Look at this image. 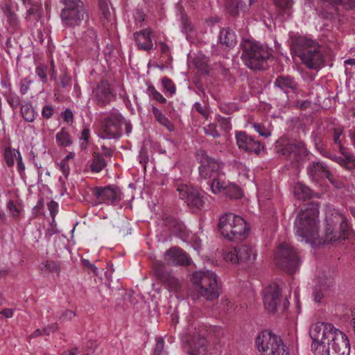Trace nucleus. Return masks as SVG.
I'll return each instance as SVG.
<instances>
[{"mask_svg": "<svg viewBox=\"0 0 355 355\" xmlns=\"http://www.w3.org/2000/svg\"><path fill=\"white\" fill-rule=\"evenodd\" d=\"M311 349L315 355H349L347 336L332 324L318 322L309 330Z\"/></svg>", "mask_w": 355, "mask_h": 355, "instance_id": "nucleus-1", "label": "nucleus"}, {"mask_svg": "<svg viewBox=\"0 0 355 355\" xmlns=\"http://www.w3.org/2000/svg\"><path fill=\"white\" fill-rule=\"evenodd\" d=\"M318 202H310L297 214L295 227L296 234L308 243L313 245H325L324 232L319 234Z\"/></svg>", "mask_w": 355, "mask_h": 355, "instance_id": "nucleus-2", "label": "nucleus"}, {"mask_svg": "<svg viewBox=\"0 0 355 355\" xmlns=\"http://www.w3.org/2000/svg\"><path fill=\"white\" fill-rule=\"evenodd\" d=\"M291 51L292 55L299 57L302 63L309 69L318 70L324 64L320 46L311 39L302 36L292 37Z\"/></svg>", "mask_w": 355, "mask_h": 355, "instance_id": "nucleus-3", "label": "nucleus"}, {"mask_svg": "<svg viewBox=\"0 0 355 355\" xmlns=\"http://www.w3.org/2000/svg\"><path fill=\"white\" fill-rule=\"evenodd\" d=\"M240 46L241 59L249 69L263 70L267 68V60L270 54L266 49L248 39L243 40Z\"/></svg>", "mask_w": 355, "mask_h": 355, "instance_id": "nucleus-4", "label": "nucleus"}, {"mask_svg": "<svg viewBox=\"0 0 355 355\" xmlns=\"http://www.w3.org/2000/svg\"><path fill=\"white\" fill-rule=\"evenodd\" d=\"M191 281L198 297L212 301L219 297L216 275L211 271H198L193 274Z\"/></svg>", "mask_w": 355, "mask_h": 355, "instance_id": "nucleus-5", "label": "nucleus"}, {"mask_svg": "<svg viewBox=\"0 0 355 355\" xmlns=\"http://www.w3.org/2000/svg\"><path fill=\"white\" fill-rule=\"evenodd\" d=\"M325 244H331L336 241L345 240L349 232V225L346 218L338 213L327 215L324 220Z\"/></svg>", "mask_w": 355, "mask_h": 355, "instance_id": "nucleus-6", "label": "nucleus"}, {"mask_svg": "<svg viewBox=\"0 0 355 355\" xmlns=\"http://www.w3.org/2000/svg\"><path fill=\"white\" fill-rule=\"evenodd\" d=\"M61 2L64 6L60 12L64 26L73 28L80 26L85 17H87L83 2L81 0H61Z\"/></svg>", "mask_w": 355, "mask_h": 355, "instance_id": "nucleus-7", "label": "nucleus"}, {"mask_svg": "<svg viewBox=\"0 0 355 355\" xmlns=\"http://www.w3.org/2000/svg\"><path fill=\"white\" fill-rule=\"evenodd\" d=\"M256 345L262 355H289L281 338L269 331L259 334L256 338Z\"/></svg>", "mask_w": 355, "mask_h": 355, "instance_id": "nucleus-8", "label": "nucleus"}, {"mask_svg": "<svg viewBox=\"0 0 355 355\" xmlns=\"http://www.w3.org/2000/svg\"><path fill=\"white\" fill-rule=\"evenodd\" d=\"M275 263L282 270L289 274H293L298 270L300 261L293 247L283 243L277 250Z\"/></svg>", "mask_w": 355, "mask_h": 355, "instance_id": "nucleus-9", "label": "nucleus"}, {"mask_svg": "<svg viewBox=\"0 0 355 355\" xmlns=\"http://www.w3.org/2000/svg\"><path fill=\"white\" fill-rule=\"evenodd\" d=\"M263 302L264 307L270 313L280 311L284 313L288 307L289 302L283 298L278 285L270 284L263 292Z\"/></svg>", "mask_w": 355, "mask_h": 355, "instance_id": "nucleus-10", "label": "nucleus"}, {"mask_svg": "<svg viewBox=\"0 0 355 355\" xmlns=\"http://www.w3.org/2000/svg\"><path fill=\"white\" fill-rule=\"evenodd\" d=\"M124 117L119 113L112 112L104 119L100 137L103 139H117L122 135L121 125Z\"/></svg>", "mask_w": 355, "mask_h": 355, "instance_id": "nucleus-11", "label": "nucleus"}, {"mask_svg": "<svg viewBox=\"0 0 355 355\" xmlns=\"http://www.w3.org/2000/svg\"><path fill=\"white\" fill-rule=\"evenodd\" d=\"M196 157L200 164L199 166L200 177L204 179H211L218 177L220 165L214 158L209 157L207 152L200 149L196 153Z\"/></svg>", "mask_w": 355, "mask_h": 355, "instance_id": "nucleus-12", "label": "nucleus"}, {"mask_svg": "<svg viewBox=\"0 0 355 355\" xmlns=\"http://www.w3.org/2000/svg\"><path fill=\"white\" fill-rule=\"evenodd\" d=\"M282 155L285 156L293 164L298 166L308 155V150L305 144L302 141H295L288 143L284 146L279 151Z\"/></svg>", "mask_w": 355, "mask_h": 355, "instance_id": "nucleus-13", "label": "nucleus"}, {"mask_svg": "<svg viewBox=\"0 0 355 355\" xmlns=\"http://www.w3.org/2000/svg\"><path fill=\"white\" fill-rule=\"evenodd\" d=\"M154 274L157 281L164 285L170 291L177 292L181 286L179 279L167 270L162 262L153 265Z\"/></svg>", "mask_w": 355, "mask_h": 355, "instance_id": "nucleus-14", "label": "nucleus"}, {"mask_svg": "<svg viewBox=\"0 0 355 355\" xmlns=\"http://www.w3.org/2000/svg\"><path fill=\"white\" fill-rule=\"evenodd\" d=\"M257 256L256 251L252 247L247 245H241L234 247L233 250L225 255L226 261L232 263H243L252 262Z\"/></svg>", "mask_w": 355, "mask_h": 355, "instance_id": "nucleus-15", "label": "nucleus"}, {"mask_svg": "<svg viewBox=\"0 0 355 355\" xmlns=\"http://www.w3.org/2000/svg\"><path fill=\"white\" fill-rule=\"evenodd\" d=\"M236 144L240 150L248 153L259 155L264 149V145L259 141L255 140L252 136L244 131L236 132Z\"/></svg>", "mask_w": 355, "mask_h": 355, "instance_id": "nucleus-16", "label": "nucleus"}, {"mask_svg": "<svg viewBox=\"0 0 355 355\" xmlns=\"http://www.w3.org/2000/svg\"><path fill=\"white\" fill-rule=\"evenodd\" d=\"M94 196L100 203L116 205L121 200V191L116 185L95 187Z\"/></svg>", "mask_w": 355, "mask_h": 355, "instance_id": "nucleus-17", "label": "nucleus"}, {"mask_svg": "<svg viewBox=\"0 0 355 355\" xmlns=\"http://www.w3.org/2000/svg\"><path fill=\"white\" fill-rule=\"evenodd\" d=\"M180 198L184 200L189 207L201 209L204 204L203 196L196 188L188 185H182L178 189Z\"/></svg>", "mask_w": 355, "mask_h": 355, "instance_id": "nucleus-18", "label": "nucleus"}, {"mask_svg": "<svg viewBox=\"0 0 355 355\" xmlns=\"http://www.w3.org/2000/svg\"><path fill=\"white\" fill-rule=\"evenodd\" d=\"M165 261L170 265L189 266L191 259L182 249L173 247L168 250L164 254Z\"/></svg>", "mask_w": 355, "mask_h": 355, "instance_id": "nucleus-19", "label": "nucleus"}, {"mask_svg": "<svg viewBox=\"0 0 355 355\" xmlns=\"http://www.w3.org/2000/svg\"><path fill=\"white\" fill-rule=\"evenodd\" d=\"M206 338L200 336L193 335L190 336L183 345L184 351L189 355H198L206 350Z\"/></svg>", "mask_w": 355, "mask_h": 355, "instance_id": "nucleus-20", "label": "nucleus"}, {"mask_svg": "<svg viewBox=\"0 0 355 355\" xmlns=\"http://www.w3.org/2000/svg\"><path fill=\"white\" fill-rule=\"evenodd\" d=\"M94 94L97 105L101 107L108 105L114 96L110 90V83L105 80H101L98 83Z\"/></svg>", "mask_w": 355, "mask_h": 355, "instance_id": "nucleus-21", "label": "nucleus"}, {"mask_svg": "<svg viewBox=\"0 0 355 355\" xmlns=\"http://www.w3.org/2000/svg\"><path fill=\"white\" fill-rule=\"evenodd\" d=\"M232 232L230 241H240L245 239L248 234L249 227L245 220L239 216L235 215Z\"/></svg>", "mask_w": 355, "mask_h": 355, "instance_id": "nucleus-22", "label": "nucleus"}, {"mask_svg": "<svg viewBox=\"0 0 355 355\" xmlns=\"http://www.w3.org/2000/svg\"><path fill=\"white\" fill-rule=\"evenodd\" d=\"M152 34L153 32L148 28L134 34L139 50L149 51L153 48V44L150 37Z\"/></svg>", "mask_w": 355, "mask_h": 355, "instance_id": "nucleus-23", "label": "nucleus"}, {"mask_svg": "<svg viewBox=\"0 0 355 355\" xmlns=\"http://www.w3.org/2000/svg\"><path fill=\"white\" fill-rule=\"evenodd\" d=\"M235 214L228 212L223 214L218 221V228L224 238L230 241L232 232Z\"/></svg>", "mask_w": 355, "mask_h": 355, "instance_id": "nucleus-24", "label": "nucleus"}, {"mask_svg": "<svg viewBox=\"0 0 355 355\" xmlns=\"http://www.w3.org/2000/svg\"><path fill=\"white\" fill-rule=\"evenodd\" d=\"M255 1L256 0H248L247 5L244 0H225V8L232 17H236L240 11L245 12Z\"/></svg>", "mask_w": 355, "mask_h": 355, "instance_id": "nucleus-25", "label": "nucleus"}, {"mask_svg": "<svg viewBox=\"0 0 355 355\" xmlns=\"http://www.w3.org/2000/svg\"><path fill=\"white\" fill-rule=\"evenodd\" d=\"M329 170L326 164L320 162H313L307 168V173L314 181L325 178Z\"/></svg>", "mask_w": 355, "mask_h": 355, "instance_id": "nucleus-26", "label": "nucleus"}, {"mask_svg": "<svg viewBox=\"0 0 355 355\" xmlns=\"http://www.w3.org/2000/svg\"><path fill=\"white\" fill-rule=\"evenodd\" d=\"M275 85L282 90L291 89L294 91L297 89V82L290 76H278L275 80Z\"/></svg>", "mask_w": 355, "mask_h": 355, "instance_id": "nucleus-27", "label": "nucleus"}, {"mask_svg": "<svg viewBox=\"0 0 355 355\" xmlns=\"http://www.w3.org/2000/svg\"><path fill=\"white\" fill-rule=\"evenodd\" d=\"M219 42L227 47H233L236 44V35L229 28H223L219 34Z\"/></svg>", "mask_w": 355, "mask_h": 355, "instance_id": "nucleus-28", "label": "nucleus"}, {"mask_svg": "<svg viewBox=\"0 0 355 355\" xmlns=\"http://www.w3.org/2000/svg\"><path fill=\"white\" fill-rule=\"evenodd\" d=\"M165 225L169 228L174 234H177L180 237H182L184 232V225L178 222V220L173 217H166L164 219Z\"/></svg>", "mask_w": 355, "mask_h": 355, "instance_id": "nucleus-29", "label": "nucleus"}, {"mask_svg": "<svg viewBox=\"0 0 355 355\" xmlns=\"http://www.w3.org/2000/svg\"><path fill=\"white\" fill-rule=\"evenodd\" d=\"M152 112L156 119V120L163 126L166 127V128L172 132L174 130L173 124L166 118L162 112L157 107L153 106L152 107Z\"/></svg>", "mask_w": 355, "mask_h": 355, "instance_id": "nucleus-30", "label": "nucleus"}, {"mask_svg": "<svg viewBox=\"0 0 355 355\" xmlns=\"http://www.w3.org/2000/svg\"><path fill=\"white\" fill-rule=\"evenodd\" d=\"M106 165L107 163L103 155L96 152L93 153L92 163L90 165V169L92 172L99 173Z\"/></svg>", "mask_w": 355, "mask_h": 355, "instance_id": "nucleus-31", "label": "nucleus"}, {"mask_svg": "<svg viewBox=\"0 0 355 355\" xmlns=\"http://www.w3.org/2000/svg\"><path fill=\"white\" fill-rule=\"evenodd\" d=\"M21 114L23 119L27 122H33L37 114L30 101H27L21 105Z\"/></svg>", "mask_w": 355, "mask_h": 355, "instance_id": "nucleus-32", "label": "nucleus"}, {"mask_svg": "<svg viewBox=\"0 0 355 355\" xmlns=\"http://www.w3.org/2000/svg\"><path fill=\"white\" fill-rule=\"evenodd\" d=\"M223 193L231 199H239L242 198L241 189L236 184L228 183L223 188Z\"/></svg>", "mask_w": 355, "mask_h": 355, "instance_id": "nucleus-33", "label": "nucleus"}, {"mask_svg": "<svg viewBox=\"0 0 355 355\" xmlns=\"http://www.w3.org/2000/svg\"><path fill=\"white\" fill-rule=\"evenodd\" d=\"M57 143L62 147H67L72 144L73 141L66 128H62L55 136Z\"/></svg>", "mask_w": 355, "mask_h": 355, "instance_id": "nucleus-34", "label": "nucleus"}, {"mask_svg": "<svg viewBox=\"0 0 355 355\" xmlns=\"http://www.w3.org/2000/svg\"><path fill=\"white\" fill-rule=\"evenodd\" d=\"M3 12L9 25L15 29L17 28L19 25V20L17 15L12 10L11 6L6 4Z\"/></svg>", "mask_w": 355, "mask_h": 355, "instance_id": "nucleus-35", "label": "nucleus"}, {"mask_svg": "<svg viewBox=\"0 0 355 355\" xmlns=\"http://www.w3.org/2000/svg\"><path fill=\"white\" fill-rule=\"evenodd\" d=\"M295 195L299 199H306L311 197V190L309 187L304 185H298L295 189Z\"/></svg>", "mask_w": 355, "mask_h": 355, "instance_id": "nucleus-36", "label": "nucleus"}, {"mask_svg": "<svg viewBox=\"0 0 355 355\" xmlns=\"http://www.w3.org/2000/svg\"><path fill=\"white\" fill-rule=\"evenodd\" d=\"M100 10L103 17L107 21H111L112 12L110 10L109 4L107 0H98Z\"/></svg>", "mask_w": 355, "mask_h": 355, "instance_id": "nucleus-37", "label": "nucleus"}, {"mask_svg": "<svg viewBox=\"0 0 355 355\" xmlns=\"http://www.w3.org/2000/svg\"><path fill=\"white\" fill-rule=\"evenodd\" d=\"M352 173H355V157L354 155H346L345 163L341 166Z\"/></svg>", "mask_w": 355, "mask_h": 355, "instance_id": "nucleus-38", "label": "nucleus"}, {"mask_svg": "<svg viewBox=\"0 0 355 355\" xmlns=\"http://www.w3.org/2000/svg\"><path fill=\"white\" fill-rule=\"evenodd\" d=\"M147 91L149 96H152L157 101L161 103H165L166 102V98L159 92H157L155 89L154 86L149 85L148 87Z\"/></svg>", "mask_w": 355, "mask_h": 355, "instance_id": "nucleus-39", "label": "nucleus"}, {"mask_svg": "<svg viewBox=\"0 0 355 355\" xmlns=\"http://www.w3.org/2000/svg\"><path fill=\"white\" fill-rule=\"evenodd\" d=\"M318 279L320 287L323 288H328L334 284V279L330 275L327 276L325 274H322V275H319Z\"/></svg>", "mask_w": 355, "mask_h": 355, "instance_id": "nucleus-40", "label": "nucleus"}, {"mask_svg": "<svg viewBox=\"0 0 355 355\" xmlns=\"http://www.w3.org/2000/svg\"><path fill=\"white\" fill-rule=\"evenodd\" d=\"M162 83L165 90L168 92L171 95H173L175 93V85L170 78L166 76L162 78Z\"/></svg>", "mask_w": 355, "mask_h": 355, "instance_id": "nucleus-41", "label": "nucleus"}, {"mask_svg": "<svg viewBox=\"0 0 355 355\" xmlns=\"http://www.w3.org/2000/svg\"><path fill=\"white\" fill-rule=\"evenodd\" d=\"M212 179L213 180L211 184V191L214 193L223 192V188L225 187L226 184L223 182H220L218 177Z\"/></svg>", "mask_w": 355, "mask_h": 355, "instance_id": "nucleus-42", "label": "nucleus"}, {"mask_svg": "<svg viewBox=\"0 0 355 355\" xmlns=\"http://www.w3.org/2000/svg\"><path fill=\"white\" fill-rule=\"evenodd\" d=\"M81 263L88 273L92 272L94 275H98V268L94 264L90 263L88 259H82Z\"/></svg>", "mask_w": 355, "mask_h": 355, "instance_id": "nucleus-43", "label": "nucleus"}, {"mask_svg": "<svg viewBox=\"0 0 355 355\" xmlns=\"http://www.w3.org/2000/svg\"><path fill=\"white\" fill-rule=\"evenodd\" d=\"M40 2L34 1V3L31 5V7L27 10V16H35L36 19L40 18Z\"/></svg>", "mask_w": 355, "mask_h": 355, "instance_id": "nucleus-44", "label": "nucleus"}, {"mask_svg": "<svg viewBox=\"0 0 355 355\" xmlns=\"http://www.w3.org/2000/svg\"><path fill=\"white\" fill-rule=\"evenodd\" d=\"M48 67L45 64H39L35 69V72L40 78L41 81L46 83L47 81L46 71Z\"/></svg>", "mask_w": 355, "mask_h": 355, "instance_id": "nucleus-45", "label": "nucleus"}, {"mask_svg": "<svg viewBox=\"0 0 355 355\" xmlns=\"http://www.w3.org/2000/svg\"><path fill=\"white\" fill-rule=\"evenodd\" d=\"M44 267L46 270L51 272H59L60 270V265L58 261L48 260L46 261Z\"/></svg>", "mask_w": 355, "mask_h": 355, "instance_id": "nucleus-46", "label": "nucleus"}, {"mask_svg": "<svg viewBox=\"0 0 355 355\" xmlns=\"http://www.w3.org/2000/svg\"><path fill=\"white\" fill-rule=\"evenodd\" d=\"M14 152L12 153L10 148L8 147L6 148L4 150V159L6 162V164L8 166L11 167L14 165L15 161H14Z\"/></svg>", "mask_w": 355, "mask_h": 355, "instance_id": "nucleus-47", "label": "nucleus"}, {"mask_svg": "<svg viewBox=\"0 0 355 355\" xmlns=\"http://www.w3.org/2000/svg\"><path fill=\"white\" fill-rule=\"evenodd\" d=\"M181 22L182 24V32L187 34L192 31V26L185 13L181 14Z\"/></svg>", "mask_w": 355, "mask_h": 355, "instance_id": "nucleus-48", "label": "nucleus"}, {"mask_svg": "<svg viewBox=\"0 0 355 355\" xmlns=\"http://www.w3.org/2000/svg\"><path fill=\"white\" fill-rule=\"evenodd\" d=\"M7 102L10 106L15 110L20 105V98L16 94H10L7 97Z\"/></svg>", "mask_w": 355, "mask_h": 355, "instance_id": "nucleus-49", "label": "nucleus"}, {"mask_svg": "<svg viewBox=\"0 0 355 355\" xmlns=\"http://www.w3.org/2000/svg\"><path fill=\"white\" fill-rule=\"evenodd\" d=\"M44 207V198H40L37 201V205L33 208V215L38 216L42 214L43 209Z\"/></svg>", "mask_w": 355, "mask_h": 355, "instance_id": "nucleus-50", "label": "nucleus"}, {"mask_svg": "<svg viewBox=\"0 0 355 355\" xmlns=\"http://www.w3.org/2000/svg\"><path fill=\"white\" fill-rule=\"evenodd\" d=\"M14 155L17 160V169L20 174L25 170V166L22 162V157L19 151L14 150Z\"/></svg>", "mask_w": 355, "mask_h": 355, "instance_id": "nucleus-51", "label": "nucleus"}, {"mask_svg": "<svg viewBox=\"0 0 355 355\" xmlns=\"http://www.w3.org/2000/svg\"><path fill=\"white\" fill-rule=\"evenodd\" d=\"M325 178H327L329 182L336 189H342L344 187L343 183L341 181L335 179L333 174L330 171L327 173V175Z\"/></svg>", "mask_w": 355, "mask_h": 355, "instance_id": "nucleus-52", "label": "nucleus"}, {"mask_svg": "<svg viewBox=\"0 0 355 355\" xmlns=\"http://www.w3.org/2000/svg\"><path fill=\"white\" fill-rule=\"evenodd\" d=\"M276 6L281 9H289L292 7V0H273Z\"/></svg>", "mask_w": 355, "mask_h": 355, "instance_id": "nucleus-53", "label": "nucleus"}, {"mask_svg": "<svg viewBox=\"0 0 355 355\" xmlns=\"http://www.w3.org/2000/svg\"><path fill=\"white\" fill-rule=\"evenodd\" d=\"M208 331L210 335L215 336L217 339H219L224 335V331L219 326L211 327Z\"/></svg>", "mask_w": 355, "mask_h": 355, "instance_id": "nucleus-54", "label": "nucleus"}, {"mask_svg": "<svg viewBox=\"0 0 355 355\" xmlns=\"http://www.w3.org/2000/svg\"><path fill=\"white\" fill-rule=\"evenodd\" d=\"M205 132L207 135H211L214 138L218 137L220 134L216 128V125L214 124H210L207 125V127L204 128Z\"/></svg>", "mask_w": 355, "mask_h": 355, "instance_id": "nucleus-55", "label": "nucleus"}, {"mask_svg": "<svg viewBox=\"0 0 355 355\" xmlns=\"http://www.w3.org/2000/svg\"><path fill=\"white\" fill-rule=\"evenodd\" d=\"M164 339L161 337L156 338V345L153 355H160L164 349Z\"/></svg>", "mask_w": 355, "mask_h": 355, "instance_id": "nucleus-56", "label": "nucleus"}, {"mask_svg": "<svg viewBox=\"0 0 355 355\" xmlns=\"http://www.w3.org/2000/svg\"><path fill=\"white\" fill-rule=\"evenodd\" d=\"M7 207L14 218H16L19 216L20 211L12 200L8 202Z\"/></svg>", "mask_w": 355, "mask_h": 355, "instance_id": "nucleus-57", "label": "nucleus"}, {"mask_svg": "<svg viewBox=\"0 0 355 355\" xmlns=\"http://www.w3.org/2000/svg\"><path fill=\"white\" fill-rule=\"evenodd\" d=\"M253 126L256 131L262 137H268L270 135V133L260 123H254Z\"/></svg>", "mask_w": 355, "mask_h": 355, "instance_id": "nucleus-58", "label": "nucleus"}, {"mask_svg": "<svg viewBox=\"0 0 355 355\" xmlns=\"http://www.w3.org/2000/svg\"><path fill=\"white\" fill-rule=\"evenodd\" d=\"M54 110L52 106L49 105H45L42 112V115L45 119H50L53 114Z\"/></svg>", "mask_w": 355, "mask_h": 355, "instance_id": "nucleus-59", "label": "nucleus"}, {"mask_svg": "<svg viewBox=\"0 0 355 355\" xmlns=\"http://www.w3.org/2000/svg\"><path fill=\"white\" fill-rule=\"evenodd\" d=\"M48 209L50 211L51 216L54 218L58 212V205L54 200L50 201L47 205Z\"/></svg>", "mask_w": 355, "mask_h": 355, "instance_id": "nucleus-60", "label": "nucleus"}, {"mask_svg": "<svg viewBox=\"0 0 355 355\" xmlns=\"http://www.w3.org/2000/svg\"><path fill=\"white\" fill-rule=\"evenodd\" d=\"M343 134V130L342 128H335L334 130L333 139L336 144L340 145L341 140L340 136Z\"/></svg>", "mask_w": 355, "mask_h": 355, "instance_id": "nucleus-61", "label": "nucleus"}, {"mask_svg": "<svg viewBox=\"0 0 355 355\" xmlns=\"http://www.w3.org/2000/svg\"><path fill=\"white\" fill-rule=\"evenodd\" d=\"M139 161L142 164H146L148 161V155L146 150L142 148L138 157Z\"/></svg>", "mask_w": 355, "mask_h": 355, "instance_id": "nucleus-62", "label": "nucleus"}, {"mask_svg": "<svg viewBox=\"0 0 355 355\" xmlns=\"http://www.w3.org/2000/svg\"><path fill=\"white\" fill-rule=\"evenodd\" d=\"M62 116L63 119L67 123H72L73 119V115L70 109H66L62 113Z\"/></svg>", "mask_w": 355, "mask_h": 355, "instance_id": "nucleus-63", "label": "nucleus"}, {"mask_svg": "<svg viewBox=\"0 0 355 355\" xmlns=\"http://www.w3.org/2000/svg\"><path fill=\"white\" fill-rule=\"evenodd\" d=\"M58 324L53 323L43 328L42 331L44 334L49 335L51 332H55V331L58 330Z\"/></svg>", "mask_w": 355, "mask_h": 355, "instance_id": "nucleus-64", "label": "nucleus"}]
</instances>
